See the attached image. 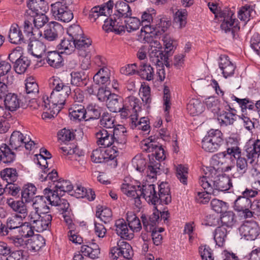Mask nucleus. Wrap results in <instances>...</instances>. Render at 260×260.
Segmentation results:
<instances>
[{"label": "nucleus", "instance_id": "nucleus-1", "mask_svg": "<svg viewBox=\"0 0 260 260\" xmlns=\"http://www.w3.org/2000/svg\"><path fill=\"white\" fill-rule=\"evenodd\" d=\"M122 192L134 200L135 204L139 207L141 204L140 198L142 197L148 204L168 205L172 201L170 189L166 182H161L158 186V192L155 190V185L145 184L142 186L131 183H123L121 186Z\"/></svg>", "mask_w": 260, "mask_h": 260}, {"label": "nucleus", "instance_id": "nucleus-2", "mask_svg": "<svg viewBox=\"0 0 260 260\" xmlns=\"http://www.w3.org/2000/svg\"><path fill=\"white\" fill-rule=\"evenodd\" d=\"M114 6L115 12L113 15L110 14L109 21L105 22V24L103 25V29L107 32L111 31L121 35L124 28L122 25L123 20L132 15V10L129 5L123 1H118Z\"/></svg>", "mask_w": 260, "mask_h": 260}, {"label": "nucleus", "instance_id": "nucleus-3", "mask_svg": "<svg viewBox=\"0 0 260 260\" xmlns=\"http://www.w3.org/2000/svg\"><path fill=\"white\" fill-rule=\"evenodd\" d=\"M144 229L149 233L151 236L154 245H159L162 242V237L161 233L164 231V228H157L159 223V213L155 206L153 207V213L150 215L143 214L141 216Z\"/></svg>", "mask_w": 260, "mask_h": 260}, {"label": "nucleus", "instance_id": "nucleus-4", "mask_svg": "<svg viewBox=\"0 0 260 260\" xmlns=\"http://www.w3.org/2000/svg\"><path fill=\"white\" fill-rule=\"evenodd\" d=\"M217 170L214 167H207L204 170L203 178L209 179L212 188L216 191V195L219 191H225L232 187L231 179L229 176L224 175L217 176ZM209 180V179H208Z\"/></svg>", "mask_w": 260, "mask_h": 260}, {"label": "nucleus", "instance_id": "nucleus-5", "mask_svg": "<svg viewBox=\"0 0 260 260\" xmlns=\"http://www.w3.org/2000/svg\"><path fill=\"white\" fill-rule=\"evenodd\" d=\"M114 3L113 0H109L101 5H97L92 8L89 11L88 18L91 22L97 24L104 21H109V16L112 13Z\"/></svg>", "mask_w": 260, "mask_h": 260}, {"label": "nucleus", "instance_id": "nucleus-6", "mask_svg": "<svg viewBox=\"0 0 260 260\" xmlns=\"http://www.w3.org/2000/svg\"><path fill=\"white\" fill-rule=\"evenodd\" d=\"M223 144V134L218 129H210L202 141V148L209 152L217 151Z\"/></svg>", "mask_w": 260, "mask_h": 260}, {"label": "nucleus", "instance_id": "nucleus-7", "mask_svg": "<svg viewBox=\"0 0 260 260\" xmlns=\"http://www.w3.org/2000/svg\"><path fill=\"white\" fill-rule=\"evenodd\" d=\"M228 147L226 151L219 152L214 155L213 157L212 161L214 166H216L217 168L216 170L221 169L224 172H229L231 171L234 166L226 165L230 159H232L233 156L230 153V150L229 149H235V145L237 143V141H235L234 138H229L226 142Z\"/></svg>", "mask_w": 260, "mask_h": 260}, {"label": "nucleus", "instance_id": "nucleus-8", "mask_svg": "<svg viewBox=\"0 0 260 260\" xmlns=\"http://www.w3.org/2000/svg\"><path fill=\"white\" fill-rule=\"evenodd\" d=\"M75 49L79 56L84 57L81 64V68L87 70L90 66L87 57H90V52L91 48L92 41L91 39L86 35L74 41Z\"/></svg>", "mask_w": 260, "mask_h": 260}, {"label": "nucleus", "instance_id": "nucleus-9", "mask_svg": "<svg viewBox=\"0 0 260 260\" xmlns=\"http://www.w3.org/2000/svg\"><path fill=\"white\" fill-rule=\"evenodd\" d=\"M28 221H30L34 230L37 232L50 231L51 228L52 216L49 213L38 214L31 212L28 216Z\"/></svg>", "mask_w": 260, "mask_h": 260}, {"label": "nucleus", "instance_id": "nucleus-10", "mask_svg": "<svg viewBox=\"0 0 260 260\" xmlns=\"http://www.w3.org/2000/svg\"><path fill=\"white\" fill-rule=\"evenodd\" d=\"M168 27V22L160 19L155 24V27H150L149 30H146L145 28H141L140 38L144 43H149L150 47L152 44L154 45L159 46L160 44L158 41H154L153 36L165 32L167 30Z\"/></svg>", "mask_w": 260, "mask_h": 260}, {"label": "nucleus", "instance_id": "nucleus-11", "mask_svg": "<svg viewBox=\"0 0 260 260\" xmlns=\"http://www.w3.org/2000/svg\"><path fill=\"white\" fill-rule=\"evenodd\" d=\"M51 13L54 18L64 23L70 22L73 18V13L67 5L62 1H58L50 5Z\"/></svg>", "mask_w": 260, "mask_h": 260}, {"label": "nucleus", "instance_id": "nucleus-12", "mask_svg": "<svg viewBox=\"0 0 260 260\" xmlns=\"http://www.w3.org/2000/svg\"><path fill=\"white\" fill-rule=\"evenodd\" d=\"M67 98L64 95L59 94L57 91H52L49 97L46 94H44L40 98V105L39 106H40L41 110H49L51 105L60 110L64 105Z\"/></svg>", "mask_w": 260, "mask_h": 260}, {"label": "nucleus", "instance_id": "nucleus-13", "mask_svg": "<svg viewBox=\"0 0 260 260\" xmlns=\"http://www.w3.org/2000/svg\"><path fill=\"white\" fill-rule=\"evenodd\" d=\"M152 155L158 162L156 160L150 161L147 168V174L149 177L154 178L157 174L161 173L160 161L166 158L165 151L162 146L159 145L152 153Z\"/></svg>", "mask_w": 260, "mask_h": 260}, {"label": "nucleus", "instance_id": "nucleus-14", "mask_svg": "<svg viewBox=\"0 0 260 260\" xmlns=\"http://www.w3.org/2000/svg\"><path fill=\"white\" fill-rule=\"evenodd\" d=\"M229 150L233 158L236 159V171L232 174V176L235 178H240L247 172V160L244 157L241 156V150L237 144L235 145V149H229Z\"/></svg>", "mask_w": 260, "mask_h": 260}, {"label": "nucleus", "instance_id": "nucleus-15", "mask_svg": "<svg viewBox=\"0 0 260 260\" xmlns=\"http://www.w3.org/2000/svg\"><path fill=\"white\" fill-rule=\"evenodd\" d=\"M239 230L241 235L247 240H254L260 234V227L254 220H245Z\"/></svg>", "mask_w": 260, "mask_h": 260}, {"label": "nucleus", "instance_id": "nucleus-16", "mask_svg": "<svg viewBox=\"0 0 260 260\" xmlns=\"http://www.w3.org/2000/svg\"><path fill=\"white\" fill-rule=\"evenodd\" d=\"M222 15L223 19L220 25L221 29L226 33L231 32L234 38L240 29L238 20L232 12L223 13Z\"/></svg>", "mask_w": 260, "mask_h": 260}, {"label": "nucleus", "instance_id": "nucleus-17", "mask_svg": "<svg viewBox=\"0 0 260 260\" xmlns=\"http://www.w3.org/2000/svg\"><path fill=\"white\" fill-rule=\"evenodd\" d=\"M250 199H248L241 194L235 200L233 207L239 216L244 218H251L253 215V212L250 210Z\"/></svg>", "mask_w": 260, "mask_h": 260}, {"label": "nucleus", "instance_id": "nucleus-18", "mask_svg": "<svg viewBox=\"0 0 260 260\" xmlns=\"http://www.w3.org/2000/svg\"><path fill=\"white\" fill-rule=\"evenodd\" d=\"M208 178H203L202 176L200 177L199 179V183L205 191L197 192L196 200L198 203L205 204L210 201L209 194L216 196V191L212 188L210 183H209L210 180H208Z\"/></svg>", "mask_w": 260, "mask_h": 260}, {"label": "nucleus", "instance_id": "nucleus-19", "mask_svg": "<svg viewBox=\"0 0 260 260\" xmlns=\"http://www.w3.org/2000/svg\"><path fill=\"white\" fill-rule=\"evenodd\" d=\"M113 145L116 148L123 150L125 148L127 141V131L122 125H117L113 131Z\"/></svg>", "mask_w": 260, "mask_h": 260}, {"label": "nucleus", "instance_id": "nucleus-20", "mask_svg": "<svg viewBox=\"0 0 260 260\" xmlns=\"http://www.w3.org/2000/svg\"><path fill=\"white\" fill-rule=\"evenodd\" d=\"M210 107L212 112L218 115V120L221 124H224L225 125H230L234 123L236 120L237 115L233 112L235 111L234 109L229 108L231 109L232 111L225 112L223 111L222 113L220 112V109L219 108V104L217 101H214L211 103Z\"/></svg>", "mask_w": 260, "mask_h": 260}, {"label": "nucleus", "instance_id": "nucleus-21", "mask_svg": "<svg viewBox=\"0 0 260 260\" xmlns=\"http://www.w3.org/2000/svg\"><path fill=\"white\" fill-rule=\"evenodd\" d=\"M63 31V27L58 22H50L44 32V38L48 41L56 40Z\"/></svg>", "mask_w": 260, "mask_h": 260}, {"label": "nucleus", "instance_id": "nucleus-22", "mask_svg": "<svg viewBox=\"0 0 260 260\" xmlns=\"http://www.w3.org/2000/svg\"><path fill=\"white\" fill-rule=\"evenodd\" d=\"M8 38L10 42L14 44H21L27 42V36H24L20 27L16 23L11 25L9 29Z\"/></svg>", "mask_w": 260, "mask_h": 260}, {"label": "nucleus", "instance_id": "nucleus-23", "mask_svg": "<svg viewBox=\"0 0 260 260\" xmlns=\"http://www.w3.org/2000/svg\"><path fill=\"white\" fill-rule=\"evenodd\" d=\"M50 84L52 85V91L59 93L68 98L71 94V89L69 83H64L58 77H53L50 80Z\"/></svg>", "mask_w": 260, "mask_h": 260}, {"label": "nucleus", "instance_id": "nucleus-24", "mask_svg": "<svg viewBox=\"0 0 260 260\" xmlns=\"http://www.w3.org/2000/svg\"><path fill=\"white\" fill-rule=\"evenodd\" d=\"M43 60H45L49 66L54 69H59L64 66L61 53L57 51H47Z\"/></svg>", "mask_w": 260, "mask_h": 260}, {"label": "nucleus", "instance_id": "nucleus-25", "mask_svg": "<svg viewBox=\"0 0 260 260\" xmlns=\"http://www.w3.org/2000/svg\"><path fill=\"white\" fill-rule=\"evenodd\" d=\"M116 233L121 238L131 240L134 237V234L128 228L127 222L123 218L115 221V225Z\"/></svg>", "mask_w": 260, "mask_h": 260}, {"label": "nucleus", "instance_id": "nucleus-26", "mask_svg": "<svg viewBox=\"0 0 260 260\" xmlns=\"http://www.w3.org/2000/svg\"><path fill=\"white\" fill-rule=\"evenodd\" d=\"M149 56L150 61L156 66L164 63L168 59V55L165 54L159 46L151 45L149 49Z\"/></svg>", "mask_w": 260, "mask_h": 260}, {"label": "nucleus", "instance_id": "nucleus-27", "mask_svg": "<svg viewBox=\"0 0 260 260\" xmlns=\"http://www.w3.org/2000/svg\"><path fill=\"white\" fill-rule=\"evenodd\" d=\"M27 6L28 10L26 13L29 15L46 12L48 9L45 0H29Z\"/></svg>", "mask_w": 260, "mask_h": 260}, {"label": "nucleus", "instance_id": "nucleus-28", "mask_svg": "<svg viewBox=\"0 0 260 260\" xmlns=\"http://www.w3.org/2000/svg\"><path fill=\"white\" fill-rule=\"evenodd\" d=\"M219 67L222 71V74L225 78L233 76L236 69V66L232 62L229 56L226 55H224L220 58Z\"/></svg>", "mask_w": 260, "mask_h": 260}, {"label": "nucleus", "instance_id": "nucleus-29", "mask_svg": "<svg viewBox=\"0 0 260 260\" xmlns=\"http://www.w3.org/2000/svg\"><path fill=\"white\" fill-rule=\"evenodd\" d=\"M96 143L99 146L108 147L113 145L112 134L109 133L106 129L101 128L95 133Z\"/></svg>", "mask_w": 260, "mask_h": 260}, {"label": "nucleus", "instance_id": "nucleus-30", "mask_svg": "<svg viewBox=\"0 0 260 260\" xmlns=\"http://www.w3.org/2000/svg\"><path fill=\"white\" fill-rule=\"evenodd\" d=\"M71 119L74 121H86V110L82 105L74 104L69 109Z\"/></svg>", "mask_w": 260, "mask_h": 260}, {"label": "nucleus", "instance_id": "nucleus-31", "mask_svg": "<svg viewBox=\"0 0 260 260\" xmlns=\"http://www.w3.org/2000/svg\"><path fill=\"white\" fill-rule=\"evenodd\" d=\"M138 115L134 114L131 116L130 126L132 129L142 130L144 132L148 133L150 131V125L147 118L142 117L139 120L138 119Z\"/></svg>", "mask_w": 260, "mask_h": 260}, {"label": "nucleus", "instance_id": "nucleus-32", "mask_svg": "<svg viewBox=\"0 0 260 260\" xmlns=\"http://www.w3.org/2000/svg\"><path fill=\"white\" fill-rule=\"evenodd\" d=\"M22 199L17 201L10 199L7 200V203L14 212L20 214L19 216L24 218L28 214V209L26 203Z\"/></svg>", "mask_w": 260, "mask_h": 260}, {"label": "nucleus", "instance_id": "nucleus-33", "mask_svg": "<svg viewBox=\"0 0 260 260\" xmlns=\"http://www.w3.org/2000/svg\"><path fill=\"white\" fill-rule=\"evenodd\" d=\"M15 150L10 148L9 145L3 143L0 145V159L4 163H11L16 158Z\"/></svg>", "mask_w": 260, "mask_h": 260}, {"label": "nucleus", "instance_id": "nucleus-34", "mask_svg": "<svg viewBox=\"0 0 260 260\" xmlns=\"http://www.w3.org/2000/svg\"><path fill=\"white\" fill-rule=\"evenodd\" d=\"M80 252L83 255L94 259L99 257V255L100 254V249L97 244L89 242L88 245L84 244L81 246Z\"/></svg>", "mask_w": 260, "mask_h": 260}, {"label": "nucleus", "instance_id": "nucleus-35", "mask_svg": "<svg viewBox=\"0 0 260 260\" xmlns=\"http://www.w3.org/2000/svg\"><path fill=\"white\" fill-rule=\"evenodd\" d=\"M71 84L77 87H82L87 85L88 79L83 71H73L70 74Z\"/></svg>", "mask_w": 260, "mask_h": 260}, {"label": "nucleus", "instance_id": "nucleus-36", "mask_svg": "<svg viewBox=\"0 0 260 260\" xmlns=\"http://www.w3.org/2000/svg\"><path fill=\"white\" fill-rule=\"evenodd\" d=\"M138 75L142 79L152 81L155 76L154 69L149 63L141 62L139 66Z\"/></svg>", "mask_w": 260, "mask_h": 260}, {"label": "nucleus", "instance_id": "nucleus-37", "mask_svg": "<svg viewBox=\"0 0 260 260\" xmlns=\"http://www.w3.org/2000/svg\"><path fill=\"white\" fill-rule=\"evenodd\" d=\"M45 245L44 238L39 234L34 235L27 240L28 248L31 251L36 252L40 250Z\"/></svg>", "mask_w": 260, "mask_h": 260}, {"label": "nucleus", "instance_id": "nucleus-38", "mask_svg": "<svg viewBox=\"0 0 260 260\" xmlns=\"http://www.w3.org/2000/svg\"><path fill=\"white\" fill-rule=\"evenodd\" d=\"M23 218L18 214L10 216L7 219L6 227L9 232V235L11 234H16L18 228L22 225Z\"/></svg>", "mask_w": 260, "mask_h": 260}, {"label": "nucleus", "instance_id": "nucleus-39", "mask_svg": "<svg viewBox=\"0 0 260 260\" xmlns=\"http://www.w3.org/2000/svg\"><path fill=\"white\" fill-rule=\"evenodd\" d=\"M45 196H38L32 200V207L38 214H42L43 213H49V207L47 205Z\"/></svg>", "mask_w": 260, "mask_h": 260}, {"label": "nucleus", "instance_id": "nucleus-40", "mask_svg": "<svg viewBox=\"0 0 260 260\" xmlns=\"http://www.w3.org/2000/svg\"><path fill=\"white\" fill-rule=\"evenodd\" d=\"M29 50L31 51V54L38 58L44 59L47 53L46 46L41 41H36L32 44L28 45Z\"/></svg>", "mask_w": 260, "mask_h": 260}, {"label": "nucleus", "instance_id": "nucleus-41", "mask_svg": "<svg viewBox=\"0 0 260 260\" xmlns=\"http://www.w3.org/2000/svg\"><path fill=\"white\" fill-rule=\"evenodd\" d=\"M155 13L154 9L147 10L143 12L141 15V20H140L142 28H145L146 30H149L150 27H155V24H153V17Z\"/></svg>", "mask_w": 260, "mask_h": 260}, {"label": "nucleus", "instance_id": "nucleus-42", "mask_svg": "<svg viewBox=\"0 0 260 260\" xmlns=\"http://www.w3.org/2000/svg\"><path fill=\"white\" fill-rule=\"evenodd\" d=\"M123 100L121 96L112 93L107 102V107L111 112L117 113L123 106Z\"/></svg>", "mask_w": 260, "mask_h": 260}, {"label": "nucleus", "instance_id": "nucleus-43", "mask_svg": "<svg viewBox=\"0 0 260 260\" xmlns=\"http://www.w3.org/2000/svg\"><path fill=\"white\" fill-rule=\"evenodd\" d=\"M110 71L108 68H101L94 75L93 80L96 84H107L110 82Z\"/></svg>", "mask_w": 260, "mask_h": 260}, {"label": "nucleus", "instance_id": "nucleus-44", "mask_svg": "<svg viewBox=\"0 0 260 260\" xmlns=\"http://www.w3.org/2000/svg\"><path fill=\"white\" fill-rule=\"evenodd\" d=\"M126 221L131 232H139L142 229V224L139 218L133 212L126 213Z\"/></svg>", "mask_w": 260, "mask_h": 260}, {"label": "nucleus", "instance_id": "nucleus-45", "mask_svg": "<svg viewBox=\"0 0 260 260\" xmlns=\"http://www.w3.org/2000/svg\"><path fill=\"white\" fill-rule=\"evenodd\" d=\"M186 109L188 113L193 116L202 113L204 110V107L201 101L192 99L187 104Z\"/></svg>", "mask_w": 260, "mask_h": 260}, {"label": "nucleus", "instance_id": "nucleus-46", "mask_svg": "<svg viewBox=\"0 0 260 260\" xmlns=\"http://www.w3.org/2000/svg\"><path fill=\"white\" fill-rule=\"evenodd\" d=\"M229 229L223 226H217L214 231V240L219 247L223 246L227 238L228 233L230 232Z\"/></svg>", "mask_w": 260, "mask_h": 260}, {"label": "nucleus", "instance_id": "nucleus-47", "mask_svg": "<svg viewBox=\"0 0 260 260\" xmlns=\"http://www.w3.org/2000/svg\"><path fill=\"white\" fill-rule=\"evenodd\" d=\"M3 98H5V105L9 110L15 111L19 107L20 100L17 94L8 92Z\"/></svg>", "mask_w": 260, "mask_h": 260}, {"label": "nucleus", "instance_id": "nucleus-48", "mask_svg": "<svg viewBox=\"0 0 260 260\" xmlns=\"http://www.w3.org/2000/svg\"><path fill=\"white\" fill-rule=\"evenodd\" d=\"M246 156L252 164L260 155V140H255L252 145L247 147L246 150Z\"/></svg>", "mask_w": 260, "mask_h": 260}, {"label": "nucleus", "instance_id": "nucleus-49", "mask_svg": "<svg viewBox=\"0 0 260 260\" xmlns=\"http://www.w3.org/2000/svg\"><path fill=\"white\" fill-rule=\"evenodd\" d=\"M25 140H26V137L19 131H14L11 135L9 140V146L17 150L19 147H21Z\"/></svg>", "mask_w": 260, "mask_h": 260}, {"label": "nucleus", "instance_id": "nucleus-50", "mask_svg": "<svg viewBox=\"0 0 260 260\" xmlns=\"http://www.w3.org/2000/svg\"><path fill=\"white\" fill-rule=\"evenodd\" d=\"M36 192V187L32 183H28L24 185L21 190V199L25 203H29L35 198Z\"/></svg>", "mask_w": 260, "mask_h": 260}, {"label": "nucleus", "instance_id": "nucleus-51", "mask_svg": "<svg viewBox=\"0 0 260 260\" xmlns=\"http://www.w3.org/2000/svg\"><path fill=\"white\" fill-rule=\"evenodd\" d=\"M123 106L131 110L134 114H138L141 110V103L138 99L134 96H129L123 100Z\"/></svg>", "mask_w": 260, "mask_h": 260}, {"label": "nucleus", "instance_id": "nucleus-52", "mask_svg": "<svg viewBox=\"0 0 260 260\" xmlns=\"http://www.w3.org/2000/svg\"><path fill=\"white\" fill-rule=\"evenodd\" d=\"M44 194L47 200L52 206L56 205L62 199L60 197L63 195V193L54 188L53 189H51L49 188H45L44 190Z\"/></svg>", "mask_w": 260, "mask_h": 260}, {"label": "nucleus", "instance_id": "nucleus-53", "mask_svg": "<svg viewBox=\"0 0 260 260\" xmlns=\"http://www.w3.org/2000/svg\"><path fill=\"white\" fill-rule=\"evenodd\" d=\"M123 31L121 32V34L125 32V29H126L128 32L136 30L138 29L140 26L141 25L140 20L137 17L129 16L126 17L123 20Z\"/></svg>", "mask_w": 260, "mask_h": 260}, {"label": "nucleus", "instance_id": "nucleus-54", "mask_svg": "<svg viewBox=\"0 0 260 260\" xmlns=\"http://www.w3.org/2000/svg\"><path fill=\"white\" fill-rule=\"evenodd\" d=\"M231 98L232 100L237 102L243 113H246L247 109L250 110H255V103L248 98L239 99L234 94H231Z\"/></svg>", "mask_w": 260, "mask_h": 260}, {"label": "nucleus", "instance_id": "nucleus-55", "mask_svg": "<svg viewBox=\"0 0 260 260\" xmlns=\"http://www.w3.org/2000/svg\"><path fill=\"white\" fill-rule=\"evenodd\" d=\"M1 176L3 181H6L7 184L15 182L18 179V172L15 168H6L1 172Z\"/></svg>", "mask_w": 260, "mask_h": 260}, {"label": "nucleus", "instance_id": "nucleus-56", "mask_svg": "<svg viewBox=\"0 0 260 260\" xmlns=\"http://www.w3.org/2000/svg\"><path fill=\"white\" fill-rule=\"evenodd\" d=\"M220 226H223L229 229H231L236 223V220L235 214L232 211L225 212L219 218Z\"/></svg>", "mask_w": 260, "mask_h": 260}, {"label": "nucleus", "instance_id": "nucleus-57", "mask_svg": "<svg viewBox=\"0 0 260 260\" xmlns=\"http://www.w3.org/2000/svg\"><path fill=\"white\" fill-rule=\"evenodd\" d=\"M34 230L30 221H28L22 223V225L17 231L16 234L24 238H28L34 235Z\"/></svg>", "mask_w": 260, "mask_h": 260}, {"label": "nucleus", "instance_id": "nucleus-58", "mask_svg": "<svg viewBox=\"0 0 260 260\" xmlns=\"http://www.w3.org/2000/svg\"><path fill=\"white\" fill-rule=\"evenodd\" d=\"M74 46V42L71 38H64L61 40L57 47L58 50H63L61 53L63 52L67 54H70L76 50Z\"/></svg>", "mask_w": 260, "mask_h": 260}, {"label": "nucleus", "instance_id": "nucleus-59", "mask_svg": "<svg viewBox=\"0 0 260 260\" xmlns=\"http://www.w3.org/2000/svg\"><path fill=\"white\" fill-rule=\"evenodd\" d=\"M86 110V121L99 118L102 111V108L95 104H90L88 105Z\"/></svg>", "mask_w": 260, "mask_h": 260}, {"label": "nucleus", "instance_id": "nucleus-60", "mask_svg": "<svg viewBox=\"0 0 260 260\" xmlns=\"http://www.w3.org/2000/svg\"><path fill=\"white\" fill-rule=\"evenodd\" d=\"M30 63V61L26 57L23 56L14 64L13 67L17 74H21L25 72Z\"/></svg>", "mask_w": 260, "mask_h": 260}, {"label": "nucleus", "instance_id": "nucleus-61", "mask_svg": "<svg viewBox=\"0 0 260 260\" xmlns=\"http://www.w3.org/2000/svg\"><path fill=\"white\" fill-rule=\"evenodd\" d=\"M117 245L120 251L121 252V254L122 257L126 259H129L133 255L132 248L127 242L123 240H119L117 242Z\"/></svg>", "mask_w": 260, "mask_h": 260}, {"label": "nucleus", "instance_id": "nucleus-62", "mask_svg": "<svg viewBox=\"0 0 260 260\" xmlns=\"http://www.w3.org/2000/svg\"><path fill=\"white\" fill-rule=\"evenodd\" d=\"M73 186L69 180L59 179L54 185V188L64 194L65 192H70L73 189Z\"/></svg>", "mask_w": 260, "mask_h": 260}, {"label": "nucleus", "instance_id": "nucleus-63", "mask_svg": "<svg viewBox=\"0 0 260 260\" xmlns=\"http://www.w3.org/2000/svg\"><path fill=\"white\" fill-rule=\"evenodd\" d=\"M187 11L186 9L178 10L175 14L174 21L178 24L179 28H182L185 26L187 23Z\"/></svg>", "mask_w": 260, "mask_h": 260}, {"label": "nucleus", "instance_id": "nucleus-64", "mask_svg": "<svg viewBox=\"0 0 260 260\" xmlns=\"http://www.w3.org/2000/svg\"><path fill=\"white\" fill-rule=\"evenodd\" d=\"M132 165L136 170L143 172L146 168L147 160L141 155H136L132 160Z\"/></svg>", "mask_w": 260, "mask_h": 260}]
</instances>
